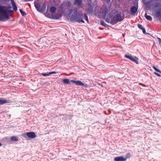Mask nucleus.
<instances>
[{"instance_id":"5701e85b","label":"nucleus","mask_w":161,"mask_h":161,"mask_svg":"<svg viewBox=\"0 0 161 161\" xmlns=\"http://www.w3.org/2000/svg\"><path fill=\"white\" fill-rule=\"evenodd\" d=\"M61 16L60 14H58V15H56L55 16V18L56 19H59L61 17Z\"/></svg>"},{"instance_id":"2eb2a0df","label":"nucleus","mask_w":161,"mask_h":161,"mask_svg":"<svg viewBox=\"0 0 161 161\" xmlns=\"http://www.w3.org/2000/svg\"><path fill=\"white\" fill-rule=\"evenodd\" d=\"M145 17L148 20L151 21L152 20V18L149 15H148L146 13L145 14Z\"/></svg>"},{"instance_id":"f257e3e1","label":"nucleus","mask_w":161,"mask_h":161,"mask_svg":"<svg viewBox=\"0 0 161 161\" xmlns=\"http://www.w3.org/2000/svg\"><path fill=\"white\" fill-rule=\"evenodd\" d=\"M123 15L120 14H117L115 15H110L109 16L107 17L106 19V21L112 24L116 23L118 22L121 21L124 19Z\"/></svg>"},{"instance_id":"1a4fd4ad","label":"nucleus","mask_w":161,"mask_h":161,"mask_svg":"<svg viewBox=\"0 0 161 161\" xmlns=\"http://www.w3.org/2000/svg\"><path fill=\"white\" fill-rule=\"evenodd\" d=\"M138 9V6H133L130 8V11L131 13H133V15L135 14L137 11Z\"/></svg>"},{"instance_id":"c756f323","label":"nucleus","mask_w":161,"mask_h":161,"mask_svg":"<svg viewBox=\"0 0 161 161\" xmlns=\"http://www.w3.org/2000/svg\"><path fill=\"white\" fill-rule=\"evenodd\" d=\"M140 84V85H142L143 86H145L144 85H143V84Z\"/></svg>"},{"instance_id":"f8f14e48","label":"nucleus","mask_w":161,"mask_h":161,"mask_svg":"<svg viewBox=\"0 0 161 161\" xmlns=\"http://www.w3.org/2000/svg\"><path fill=\"white\" fill-rule=\"evenodd\" d=\"M11 3L12 4V7H13V9L15 11H16L17 10V8L16 7V6L15 5V4L14 2V1H13V0H10Z\"/></svg>"},{"instance_id":"6ab92c4d","label":"nucleus","mask_w":161,"mask_h":161,"mask_svg":"<svg viewBox=\"0 0 161 161\" xmlns=\"http://www.w3.org/2000/svg\"><path fill=\"white\" fill-rule=\"evenodd\" d=\"M153 67L156 71L161 73V71L159 70L154 65H153Z\"/></svg>"},{"instance_id":"aec40b11","label":"nucleus","mask_w":161,"mask_h":161,"mask_svg":"<svg viewBox=\"0 0 161 161\" xmlns=\"http://www.w3.org/2000/svg\"><path fill=\"white\" fill-rule=\"evenodd\" d=\"M100 23H101V25H102L103 26H107V25L105 24V22L103 21H101L100 22Z\"/></svg>"},{"instance_id":"9d476101","label":"nucleus","mask_w":161,"mask_h":161,"mask_svg":"<svg viewBox=\"0 0 161 161\" xmlns=\"http://www.w3.org/2000/svg\"><path fill=\"white\" fill-rule=\"evenodd\" d=\"M34 6L37 9V10L39 11L40 12H43L44 10H39V5L37 2H34Z\"/></svg>"},{"instance_id":"9b49d317","label":"nucleus","mask_w":161,"mask_h":161,"mask_svg":"<svg viewBox=\"0 0 161 161\" xmlns=\"http://www.w3.org/2000/svg\"><path fill=\"white\" fill-rule=\"evenodd\" d=\"M10 140L12 141H18V138L16 136H13L10 138Z\"/></svg>"},{"instance_id":"6e6552de","label":"nucleus","mask_w":161,"mask_h":161,"mask_svg":"<svg viewBox=\"0 0 161 161\" xmlns=\"http://www.w3.org/2000/svg\"><path fill=\"white\" fill-rule=\"evenodd\" d=\"M126 160V158H124L123 156L116 157L114 159L115 161H125Z\"/></svg>"},{"instance_id":"cd10ccee","label":"nucleus","mask_w":161,"mask_h":161,"mask_svg":"<svg viewBox=\"0 0 161 161\" xmlns=\"http://www.w3.org/2000/svg\"><path fill=\"white\" fill-rule=\"evenodd\" d=\"M157 39L159 41V44H161V40L160 38H159L158 37L157 38Z\"/></svg>"},{"instance_id":"4468645a","label":"nucleus","mask_w":161,"mask_h":161,"mask_svg":"<svg viewBox=\"0 0 161 161\" xmlns=\"http://www.w3.org/2000/svg\"><path fill=\"white\" fill-rule=\"evenodd\" d=\"M81 3L82 1L81 0H75L74 4L80 5L81 4Z\"/></svg>"},{"instance_id":"39448f33","label":"nucleus","mask_w":161,"mask_h":161,"mask_svg":"<svg viewBox=\"0 0 161 161\" xmlns=\"http://www.w3.org/2000/svg\"><path fill=\"white\" fill-rule=\"evenodd\" d=\"M125 57L127 58H128L131 60L133 61V62L136 63V64H139V62H138V58H137L136 57H133L132 55H125Z\"/></svg>"},{"instance_id":"c85d7f7f","label":"nucleus","mask_w":161,"mask_h":161,"mask_svg":"<svg viewBox=\"0 0 161 161\" xmlns=\"http://www.w3.org/2000/svg\"><path fill=\"white\" fill-rule=\"evenodd\" d=\"M88 3H89V4H90V2H91V0H88Z\"/></svg>"},{"instance_id":"b1692460","label":"nucleus","mask_w":161,"mask_h":161,"mask_svg":"<svg viewBox=\"0 0 161 161\" xmlns=\"http://www.w3.org/2000/svg\"><path fill=\"white\" fill-rule=\"evenodd\" d=\"M138 26L139 28L141 30H142L144 28L142 27V25L140 24H138Z\"/></svg>"},{"instance_id":"bb28decb","label":"nucleus","mask_w":161,"mask_h":161,"mask_svg":"<svg viewBox=\"0 0 161 161\" xmlns=\"http://www.w3.org/2000/svg\"><path fill=\"white\" fill-rule=\"evenodd\" d=\"M154 73L155 75H158V76L160 77V76H161V75H159V74H158V73H156V72H155Z\"/></svg>"},{"instance_id":"393cba45","label":"nucleus","mask_w":161,"mask_h":161,"mask_svg":"<svg viewBox=\"0 0 161 161\" xmlns=\"http://www.w3.org/2000/svg\"><path fill=\"white\" fill-rule=\"evenodd\" d=\"M130 154H127L126 156V157L125 158H126V159L128 158H130Z\"/></svg>"},{"instance_id":"7c9ffc66","label":"nucleus","mask_w":161,"mask_h":161,"mask_svg":"<svg viewBox=\"0 0 161 161\" xmlns=\"http://www.w3.org/2000/svg\"><path fill=\"white\" fill-rule=\"evenodd\" d=\"M1 146H2V144H1V143L0 142V147H1Z\"/></svg>"},{"instance_id":"f03ea898","label":"nucleus","mask_w":161,"mask_h":161,"mask_svg":"<svg viewBox=\"0 0 161 161\" xmlns=\"http://www.w3.org/2000/svg\"><path fill=\"white\" fill-rule=\"evenodd\" d=\"M9 8L0 5V20L5 21L9 19Z\"/></svg>"},{"instance_id":"a211bd4d","label":"nucleus","mask_w":161,"mask_h":161,"mask_svg":"<svg viewBox=\"0 0 161 161\" xmlns=\"http://www.w3.org/2000/svg\"><path fill=\"white\" fill-rule=\"evenodd\" d=\"M63 82L64 83L66 84H69L70 83L69 80L67 79H64L63 80Z\"/></svg>"},{"instance_id":"423d86ee","label":"nucleus","mask_w":161,"mask_h":161,"mask_svg":"<svg viewBox=\"0 0 161 161\" xmlns=\"http://www.w3.org/2000/svg\"><path fill=\"white\" fill-rule=\"evenodd\" d=\"M71 82L73 83L74 84H75L76 85H79L80 86H84L85 87L87 88L88 87V86L87 85L82 83L81 81H75L74 80H71Z\"/></svg>"},{"instance_id":"7ed1b4c3","label":"nucleus","mask_w":161,"mask_h":161,"mask_svg":"<svg viewBox=\"0 0 161 161\" xmlns=\"http://www.w3.org/2000/svg\"><path fill=\"white\" fill-rule=\"evenodd\" d=\"M72 12L74 14H73L72 15L71 20L76 21L78 22H81L83 23H84V21L82 19H79L78 17L80 15L77 10H72Z\"/></svg>"},{"instance_id":"f3484780","label":"nucleus","mask_w":161,"mask_h":161,"mask_svg":"<svg viewBox=\"0 0 161 161\" xmlns=\"http://www.w3.org/2000/svg\"><path fill=\"white\" fill-rule=\"evenodd\" d=\"M56 8L54 7H52L50 8V12L52 13H53L56 11Z\"/></svg>"},{"instance_id":"412c9836","label":"nucleus","mask_w":161,"mask_h":161,"mask_svg":"<svg viewBox=\"0 0 161 161\" xmlns=\"http://www.w3.org/2000/svg\"><path fill=\"white\" fill-rule=\"evenodd\" d=\"M19 11H20V13L23 16H24V15H25V12L23 11L22 10L19 9Z\"/></svg>"},{"instance_id":"ddd939ff","label":"nucleus","mask_w":161,"mask_h":161,"mask_svg":"<svg viewBox=\"0 0 161 161\" xmlns=\"http://www.w3.org/2000/svg\"><path fill=\"white\" fill-rule=\"evenodd\" d=\"M57 72L53 71V72H50L48 73H42L41 74L42 75L45 76H48V75H50L52 74H57Z\"/></svg>"},{"instance_id":"0eeeda50","label":"nucleus","mask_w":161,"mask_h":161,"mask_svg":"<svg viewBox=\"0 0 161 161\" xmlns=\"http://www.w3.org/2000/svg\"><path fill=\"white\" fill-rule=\"evenodd\" d=\"M100 12L103 17L105 18L108 12V10L106 8H105L103 9H101Z\"/></svg>"},{"instance_id":"4be33fe9","label":"nucleus","mask_w":161,"mask_h":161,"mask_svg":"<svg viewBox=\"0 0 161 161\" xmlns=\"http://www.w3.org/2000/svg\"><path fill=\"white\" fill-rule=\"evenodd\" d=\"M84 17H85V19H86V20L87 21V22H89V20H88V18L87 16V14H84Z\"/></svg>"},{"instance_id":"a878e982","label":"nucleus","mask_w":161,"mask_h":161,"mask_svg":"<svg viewBox=\"0 0 161 161\" xmlns=\"http://www.w3.org/2000/svg\"><path fill=\"white\" fill-rule=\"evenodd\" d=\"M142 30V31H143V33H144V34L146 33L145 29L144 28H143Z\"/></svg>"},{"instance_id":"20e7f679","label":"nucleus","mask_w":161,"mask_h":161,"mask_svg":"<svg viewBox=\"0 0 161 161\" xmlns=\"http://www.w3.org/2000/svg\"><path fill=\"white\" fill-rule=\"evenodd\" d=\"M23 136L25 137H26V136H27L28 137L30 138H34L36 137L35 133L33 132L24 133L23 134Z\"/></svg>"},{"instance_id":"dca6fc26","label":"nucleus","mask_w":161,"mask_h":161,"mask_svg":"<svg viewBox=\"0 0 161 161\" xmlns=\"http://www.w3.org/2000/svg\"><path fill=\"white\" fill-rule=\"evenodd\" d=\"M7 103V101L5 99H0V104H3Z\"/></svg>"}]
</instances>
